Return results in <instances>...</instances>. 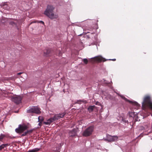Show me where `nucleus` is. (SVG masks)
I'll return each instance as SVG.
<instances>
[{"label":"nucleus","mask_w":152,"mask_h":152,"mask_svg":"<svg viewBox=\"0 0 152 152\" xmlns=\"http://www.w3.org/2000/svg\"><path fill=\"white\" fill-rule=\"evenodd\" d=\"M54 9V8L52 5H48L44 12V14L52 19L56 18L58 17V15L53 13Z\"/></svg>","instance_id":"f257e3e1"},{"label":"nucleus","mask_w":152,"mask_h":152,"mask_svg":"<svg viewBox=\"0 0 152 152\" xmlns=\"http://www.w3.org/2000/svg\"><path fill=\"white\" fill-rule=\"evenodd\" d=\"M142 104V108L144 110L147 108L152 110V102L150 96H145Z\"/></svg>","instance_id":"f03ea898"},{"label":"nucleus","mask_w":152,"mask_h":152,"mask_svg":"<svg viewBox=\"0 0 152 152\" xmlns=\"http://www.w3.org/2000/svg\"><path fill=\"white\" fill-rule=\"evenodd\" d=\"M93 126H90L86 129L83 132L82 135L84 137H88L91 135L94 131Z\"/></svg>","instance_id":"7ed1b4c3"},{"label":"nucleus","mask_w":152,"mask_h":152,"mask_svg":"<svg viewBox=\"0 0 152 152\" xmlns=\"http://www.w3.org/2000/svg\"><path fill=\"white\" fill-rule=\"evenodd\" d=\"M118 139L117 136H111L110 135L107 134L106 135V137L104 138L103 140L105 141H107L108 142H114L116 141Z\"/></svg>","instance_id":"20e7f679"},{"label":"nucleus","mask_w":152,"mask_h":152,"mask_svg":"<svg viewBox=\"0 0 152 152\" xmlns=\"http://www.w3.org/2000/svg\"><path fill=\"white\" fill-rule=\"evenodd\" d=\"M22 98L20 96H15L11 97L12 101L17 104H19L21 102Z\"/></svg>","instance_id":"39448f33"},{"label":"nucleus","mask_w":152,"mask_h":152,"mask_svg":"<svg viewBox=\"0 0 152 152\" xmlns=\"http://www.w3.org/2000/svg\"><path fill=\"white\" fill-rule=\"evenodd\" d=\"M27 112L29 113H34L37 114L39 113L40 111L37 107H32L29 109L27 110Z\"/></svg>","instance_id":"423d86ee"},{"label":"nucleus","mask_w":152,"mask_h":152,"mask_svg":"<svg viewBox=\"0 0 152 152\" xmlns=\"http://www.w3.org/2000/svg\"><path fill=\"white\" fill-rule=\"evenodd\" d=\"M66 113L64 112L62 113H59L55 115L53 117L54 121L58 120L60 118H62L65 115Z\"/></svg>","instance_id":"0eeeda50"},{"label":"nucleus","mask_w":152,"mask_h":152,"mask_svg":"<svg viewBox=\"0 0 152 152\" xmlns=\"http://www.w3.org/2000/svg\"><path fill=\"white\" fill-rule=\"evenodd\" d=\"M19 126L21 132H22L23 131H24L28 128L27 126L25 124H23L22 125L20 124L19 125Z\"/></svg>","instance_id":"6e6552de"},{"label":"nucleus","mask_w":152,"mask_h":152,"mask_svg":"<svg viewBox=\"0 0 152 152\" xmlns=\"http://www.w3.org/2000/svg\"><path fill=\"white\" fill-rule=\"evenodd\" d=\"M54 121V119L53 117H52L48 119L46 121H44L43 123L46 125H49L51 123L53 122Z\"/></svg>","instance_id":"1a4fd4ad"},{"label":"nucleus","mask_w":152,"mask_h":152,"mask_svg":"<svg viewBox=\"0 0 152 152\" xmlns=\"http://www.w3.org/2000/svg\"><path fill=\"white\" fill-rule=\"evenodd\" d=\"M76 134V130L73 129L69 132V135L70 137H73L75 136Z\"/></svg>","instance_id":"9d476101"},{"label":"nucleus","mask_w":152,"mask_h":152,"mask_svg":"<svg viewBox=\"0 0 152 152\" xmlns=\"http://www.w3.org/2000/svg\"><path fill=\"white\" fill-rule=\"evenodd\" d=\"M51 52V50L50 48H47L44 51V55L45 56H48Z\"/></svg>","instance_id":"9b49d317"},{"label":"nucleus","mask_w":152,"mask_h":152,"mask_svg":"<svg viewBox=\"0 0 152 152\" xmlns=\"http://www.w3.org/2000/svg\"><path fill=\"white\" fill-rule=\"evenodd\" d=\"M129 116L130 117L132 118H136L137 116V114L134 112H129Z\"/></svg>","instance_id":"f8f14e48"},{"label":"nucleus","mask_w":152,"mask_h":152,"mask_svg":"<svg viewBox=\"0 0 152 152\" xmlns=\"http://www.w3.org/2000/svg\"><path fill=\"white\" fill-rule=\"evenodd\" d=\"M32 130H27L26 131L23 132L21 136H25L26 135L28 134H30L32 132Z\"/></svg>","instance_id":"ddd939ff"},{"label":"nucleus","mask_w":152,"mask_h":152,"mask_svg":"<svg viewBox=\"0 0 152 152\" xmlns=\"http://www.w3.org/2000/svg\"><path fill=\"white\" fill-rule=\"evenodd\" d=\"M95 105L89 106L88 108V110L89 112H91L93 111V109L95 108Z\"/></svg>","instance_id":"4468645a"},{"label":"nucleus","mask_w":152,"mask_h":152,"mask_svg":"<svg viewBox=\"0 0 152 152\" xmlns=\"http://www.w3.org/2000/svg\"><path fill=\"white\" fill-rule=\"evenodd\" d=\"M40 150V148H36L33 149L31 150H29L28 152H37L39 151Z\"/></svg>","instance_id":"2eb2a0df"},{"label":"nucleus","mask_w":152,"mask_h":152,"mask_svg":"<svg viewBox=\"0 0 152 152\" xmlns=\"http://www.w3.org/2000/svg\"><path fill=\"white\" fill-rule=\"evenodd\" d=\"M120 96L123 99H124L126 101L129 102L130 103H132V102L130 101H129L128 99L127 98H125L124 96H123L122 95H120Z\"/></svg>","instance_id":"dca6fc26"},{"label":"nucleus","mask_w":152,"mask_h":152,"mask_svg":"<svg viewBox=\"0 0 152 152\" xmlns=\"http://www.w3.org/2000/svg\"><path fill=\"white\" fill-rule=\"evenodd\" d=\"M86 101L78 100L75 102V103L80 104H81L82 103H86Z\"/></svg>","instance_id":"f3484780"},{"label":"nucleus","mask_w":152,"mask_h":152,"mask_svg":"<svg viewBox=\"0 0 152 152\" xmlns=\"http://www.w3.org/2000/svg\"><path fill=\"white\" fill-rule=\"evenodd\" d=\"M15 131L17 133H21V131L20 129V127H19H19L18 128H16L15 129Z\"/></svg>","instance_id":"a211bd4d"},{"label":"nucleus","mask_w":152,"mask_h":152,"mask_svg":"<svg viewBox=\"0 0 152 152\" xmlns=\"http://www.w3.org/2000/svg\"><path fill=\"white\" fill-rule=\"evenodd\" d=\"M103 58L102 57H98L96 58V59L98 61H103Z\"/></svg>","instance_id":"6ab92c4d"},{"label":"nucleus","mask_w":152,"mask_h":152,"mask_svg":"<svg viewBox=\"0 0 152 152\" xmlns=\"http://www.w3.org/2000/svg\"><path fill=\"white\" fill-rule=\"evenodd\" d=\"M3 6H4L3 8L4 9H5L6 10H9V6H8L7 5L5 4Z\"/></svg>","instance_id":"aec40b11"},{"label":"nucleus","mask_w":152,"mask_h":152,"mask_svg":"<svg viewBox=\"0 0 152 152\" xmlns=\"http://www.w3.org/2000/svg\"><path fill=\"white\" fill-rule=\"evenodd\" d=\"M4 136L5 135L4 134H1L0 135V141L1 140L3 139Z\"/></svg>","instance_id":"412c9836"},{"label":"nucleus","mask_w":152,"mask_h":152,"mask_svg":"<svg viewBox=\"0 0 152 152\" xmlns=\"http://www.w3.org/2000/svg\"><path fill=\"white\" fill-rule=\"evenodd\" d=\"M38 121H40L41 122H42L43 121V118L42 117L39 116L38 118Z\"/></svg>","instance_id":"4be33fe9"},{"label":"nucleus","mask_w":152,"mask_h":152,"mask_svg":"<svg viewBox=\"0 0 152 152\" xmlns=\"http://www.w3.org/2000/svg\"><path fill=\"white\" fill-rule=\"evenodd\" d=\"M9 24H10L12 25V26L16 25V24L15 23V22H14L13 21H12L10 22Z\"/></svg>","instance_id":"5701e85b"},{"label":"nucleus","mask_w":152,"mask_h":152,"mask_svg":"<svg viewBox=\"0 0 152 152\" xmlns=\"http://www.w3.org/2000/svg\"><path fill=\"white\" fill-rule=\"evenodd\" d=\"M83 61L86 64H87L88 63V61L87 58H84L83 59Z\"/></svg>","instance_id":"b1692460"},{"label":"nucleus","mask_w":152,"mask_h":152,"mask_svg":"<svg viewBox=\"0 0 152 152\" xmlns=\"http://www.w3.org/2000/svg\"><path fill=\"white\" fill-rule=\"evenodd\" d=\"M134 119H135V120L136 121H140V120L138 119V116L137 115V116L136 117V118H134Z\"/></svg>","instance_id":"393cba45"},{"label":"nucleus","mask_w":152,"mask_h":152,"mask_svg":"<svg viewBox=\"0 0 152 152\" xmlns=\"http://www.w3.org/2000/svg\"><path fill=\"white\" fill-rule=\"evenodd\" d=\"M103 80H104V83L105 84H108V83H109V82H108L107 81L105 80H104V79H103Z\"/></svg>","instance_id":"a878e982"},{"label":"nucleus","mask_w":152,"mask_h":152,"mask_svg":"<svg viewBox=\"0 0 152 152\" xmlns=\"http://www.w3.org/2000/svg\"><path fill=\"white\" fill-rule=\"evenodd\" d=\"M4 145H2V144L0 146V150H1L2 149L4 148Z\"/></svg>","instance_id":"bb28decb"},{"label":"nucleus","mask_w":152,"mask_h":152,"mask_svg":"<svg viewBox=\"0 0 152 152\" xmlns=\"http://www.w3.org/2000/svg\"><path fill=\"white\" fill-rule=\"evenodd\" d=\"M38 22L39 23H41L43 24V25H44V22H43V21H42V20L39 21H38Z\"/></svg>","instance_id":"cd10ccee"},{"label":"nucleus","mask_w":152,"mask_h":152,"mask_svg":"<svg viewBox=\"0 0 152 152\" xmlns=\"http://www.w3.org/2000/svg\"><path fill=\"white\" fill-rule=\"evenodd\" d=\"M39 123L38 124V125L40 126H41L42 125V122H41L40 121H39Z\"/></svg>","instance_id":"c85d7f7f"},{"label":"nucleus","mask_w":152,"mask_h":152,"mask_svg":"<svg viewBox=\"0 0 152 152\" xmlns=\"http://www.w3.org/2000/svg\"><path fill=\"white\" fill-rule=\"evenodd\" d=\"M123 121L125 123H128V120H123Z\"/></svg>","instance_id":"c756f323"},{"label":"nucleus","mask_w":152,"mask_h":152,"mask_svg":"<svg viewBox=\"0 0 152 152\" xmlns=\"http://www.w3.org/2000/svg\"><path fill=\"white\" fill-rule=\"evenodd\" d=\"M107 60H113V61H115L116 60V59L115 58H114V59H107Z\"/></svg>","instance_id":"7c9ffc66"},{"label":"nucleus","mask_w":152,"mask_h":152,"mask_svg":"<svg viewBox=\"0 0 152 152\" xmlns=\"http://www.w3.org/2000/svg\"><path fill=\"white\" fill-rule=\"evenodd\" d=\"M2 145H4V148L5 147H6L7 146V144H3Z\"/></svg>","instance_id":"2f4dec72"},{"label":"nucleus","mask_w":152,"mask_h":152,"mask_svg":"<svg viewBox=\"0 0 152 152\" xmlns=\"http://www.w3.org/2000/svg\"><path fill=\"white\" fill-rule=\"evenodd\" d=\"M22 73H23L22 72H19V73H17V75H21Z\"/></svg>","instance_id":"473e14b6"},{"label":"nucleus","mask_w":152,"mask_h":152,"mask_svg":"<svg viewBox=\"0 0 152 152\" xmlns=\"http://www.w3.org/2000/svg\"><path fill=\"white\" fill-rule=\"evenodd\" d=\"M134 104H135V105H136L137 106L138 105V104L137 102H135V103H134Z\"/></svg>","instance_id":"72a5a7b5"},{"label":"nucleus","mask_w":152,"mask_h":152,"mask_svg":"<svg viewBox=\"0 0 152 152\" xmlns=\"http://www.w3.org/2000/svg\"><path fill=\"white\" fill-rule=\"evenodd\" d=\"M82 34H80L79 35H81Z\"/></svg>","instance_id":"f704fd0d"},{"label":"nucleus","mask_w":152,"mask_h":152,"mask_svg":"<svg viewBox=\"0 0 152 152\" xmlns=\"http://www.w3.org/2000/svg\"><path fill=\"white\" fill-rule=\"evenodd\" d=\"M89 33V32H87V33Z\"/></svg>","instance_id":"c9c22d12"},{"label":"nucleus","mask_w":152,"mask_h":152,"mask_svg":"<svg viewBox=\"0 0 152 152\" xmlns=\"http://www.w3.org/2000/svg\"><path fill=\"white\" fill-rule=\"evenodd\" d=\"M36 22H34L33 23H35ZM32 23H33V22H32Z\"/></svg>","instance_id":"e433bc0d"},{"label":"nucleus","mask_w":152,"mask_h":152,"mask_svg":"<svg viewBox=\"0 0 152 152\" xmlns=\"http://www.w3.org/2000/svg\"><path fill=\"white\" fill-rule=\"evenodd\" d=\"M91 58V59H92V58Z\"/></svg>","instance_id":"4c0bfd02"}]
</instances>
